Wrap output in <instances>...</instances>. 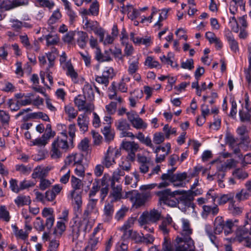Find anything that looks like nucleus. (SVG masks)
Returning a JSON list of instances; mask_svg holds the SVG:
<instances>
[{
    "label": "nucleus",
    "instance_id": "obj_1",
    "mask_svg": "<svg viewBox=\"0 0 251 251\" xmlns=\"http://www.w3.org/2000/svg\"><path fill=\"white\" fill-rule=\"evenodd\" d=\"M236 222V220L233 221L231 219H228L225 222L222 217L218 216L214 220L213 229L210 225L206 224L204 226V231L211 242L217 247L219 239L217 235L222 233L223 230L226 236L231 234L232 232L234 222Z\"/></svg>",
    "mask_w": 251,
    "mask_h": 251
},
{
    "label": "nucleus",
    "instance_id": "obj_2",
    "mask_svg": "<svg viewBox=\"0 0 251 251\" xmlns=\"http://www.w3.org/2000/svg\"><path fill=\"white\" fill-rule=\"evenodd\" d=\"M57 137L51 145L50 152V157L53 159H58L62 156L63 151H66L70 148L68 141L67 127L65 130L60 131Z\"/></svg>",
    "mask_w": 251,
    "mask_h": 251
},
{
    "label": "nucleus",
    "instance_id": "obj_3",
    "mask_svg": "<svg viewBox=\"0 0 251 251\" xmlns=\"http://www.w3.org/2000/svg\"><path fill=\"white\" fill-rule=\"evenodd\" d=\"M191 196L182 195L179 200L175 198L173 199H167L165 201V203L171 207H176L178 205V208L186 213L193 212L195 209V205L190 201Z\"/></svg>",
    "mask_w": 251,
    "mask_h": 251
},
{
    "label": "nucleus",
    "instance_id": "obj_4",
    "mask_svg": "<svg viewBox=\"0 0 251 251\" xmlns=\"http://www.w3.org/2000/svg\"><path fill=\"white\" fill-rule=\"evenodd\" d=\"M121 155V150L117 147L109 146L107 151L104 153L101 160V164L105 167L109 168L116 164V159Z\"/></svg>",
    "mask_w": 251,
    "mask_h": 251
},
{
    "label": "nucleus",
    "instance_id": "obj_5",
    "mask_svg": "<svg viewBox=\"0 0 251 251\" xmlns=\"http://www.w3.org/2000/svg\"><path fill=\"white\" fill-rule=\"evenodd\" d=\"M126 196L129 198L132 206L138 208L145 205L148 198L151 197V194L149 192L139 193L136 190H133L127 192Z\"/></svg>",
    "mask_w": 251,
    "mask_h": 251
},
{
    "label": "nucleus",
    "instance_id": "obj_6",
    "mask_svg": "<svg viewBox=\"0 0 251 251\" xmlns=\"http://www.w3.org/2000/svg\"><path fill=\"white\" fill-rule=\"evenodd\" d=\"M182 226L180 234L181 237L178 239L179 241L188 242L191 250L194 248V242L191 238L193 233V229L191 227L189 221L187 219H182L181 220Z\"/></svg>",
    "mask_w": 251,
    "mask_h": 251
},
{
    "label": "nucleus",
    "instance_id": "obj_7",
    "mask_svg": "<svg viewBox=\"0 0 251 251\" xmlns=\"http://www.w3.org/2000/svg\"><path fill=\"white\" fill-rule=\"evenodd\" d=\"M90 218L84 217L78 222L75 221V225L73 227V234L74 236L77 237L79 232L83 231L85 233L89 232L93 226V223L90 221Z\"/></svg>",
    "mask_w": 251,
    "mask_h": 251
},
{
    "label": "nucleus",
    "instance_id": "obj_8",
    "mask_svg": "<svg viewBox=\"0 0 251 251\" xmlns=\"http://www.w3.org/2000/svg\"><path fill=\"white\" fill-rule=\"evenodd\" d=\"M84 21H85L83 28L88 32L93 31L100 37V41H102L104 36L105 31L100 26L99 23L96 21L88 20L85 17Z\"/></svg>",
    "mask_w": 251,
    "mask_h": 251
},
{
    "label": "nucleus",
    "instance_id": "obj_9",
    "mask_svg": "<svg viewBox=\"0 0 251 251\" xmlns=\"http://www.w3.org/2000/svg\"><path fill=\"white\" fill-rule=\"evenodd\" d=\"M161 218V212L153 209L149 212L143 213L140 217L138 221L140 225L148 224L150 222L155 223Z\"/></svg>",
    "mask_w": 251,
    "mask_h": 251
},
{
    "label": "nucleus",
    "instance_id": "obj_10",
    "mask_svg": "<svg viewBox=\"0 0 251 251\" xmlns=\"http://www.w3.org/2000/svg\"><path fill=\"white\" fill-rule=\"evenodd\" d=\"M126 114L128 120L134 128L136 129L143 130L147 128L148 124L133 111H128L126 112Z\"/></svg>",
    "mask_w": 251,
    "mask_h": 251
},
{
    "label": "nucleus",
    "instance_id": "obj_11",
    "mask_svg": "<svg viewBox=\"0 0 251 251\" xmlns=\"http://www.w3.org/2000/svg\"><path fill=\"white\" fill-rule=\"evenodd\" d=\"M98 200L89 199L83 215L84 217L95 218L99 215V208L97 206Z\"/></svg>",
    "mask_w": 251,
    "mask_h": 251
},
{
    "label": "nucleus",
    "instance_id": "obj_12",
    "mask_svg": "<svg viewBox=\"0 0 251 251\" xmlns=\"http://www.w3.org/2000/svg\"><path fill=\"white\" fill-rule=\"evenodd\" d=\"M122 146L127 153L126 158L130 161H134L135 159V153L139 148L138 144L134 141H125L123 142Z\"/></svg>",
    "mask_w": 251,
    "mask_h": 251
},
{
    "label": "nucleus",
    "instance_id": "obj_13",
    "mask_svg": "<svg viewBox=\"0 0 251 251\" xmlns=\"http://www.w3.org/2000/svg\"><path fill=\"white\" fill-rule=\"evenodd\" d=\"M139 68V58L133 60L129 58L128 61L127 72L129 75L133 76L134 79L137 81H139L141 79L140 75L137 73Z\"/></svg>",
    "mask_w": 251,
    "mask_h": 251
},
{
    "label": "nucleus",
    "instance_id": "obj_14",
    "mask_svg": "<svg viewBox=\"0 0 251 251\" xmlns=\"http://www.w3.org/2000/svg\"><path fill=\"white\" fill-rule=\"evenodd\" d=\"M86 98L83 96L78 95L74 100L75 104L79 110H94L95 106L91 102H86Z\"/></svg>",
    "mask_w": 251,
    "mask_h": 251
},
{
    "label": "nucleus",
    "instance_id": "obj_15",
    "mask_svg": "<svg viewBox=\"0 0 251 251\" xmlns=\"http://www.w3.org/2000/svg\"><path fill=\"white\" fill-rule=\"evenodd\" d=\"M182 242V241H181ZM183 245L180 244L176 247L175 251H195V247L193 250H191L189 247V242L183 241ZM163 250L164 251H175L173 246L167 241H165L163 244Z\"/></svg>",
    "mask_w": 251,
    "mask_h": 251
},
{
    "label": "nucleus",
    "instance_id": "obj_16",
    "mask_svg": "<svg viewBox=\"0 0 251 251\" xmlns=\"http://www.w3.org/2000/svg\"><path fill=\"white\" fill-rule=\"evenodd\" d=\"M113 201L106 202L103 210V220L104 222H110L112 218L114 212V206Z\"/></svg>",
    "mask_w": 251,
    "mask_h": 251
},
{
    "label": "nucleus",
    "instance_id": "obj_17",
    "mask_svg": "<svg viewBox=\"0 0 251 251\" xmlns=\"http://www.w3.org/2000/svg\"><path fill=\"white\" fill-rule=\"evenodd\" d=\"M99 13V4L97 0H95L90 5L89 9L82 8L80 13L82 16H97Z\"/></svg>",
    "mask_w": 251,
    "mask_h": 251
},
{
    "label": "nucleus",
    "instance_id": "obj_18",
    "mask_svg": "<svg viewBox=\"0 0 251 251\" xmlns=\"http://www.w3.org/2000/svg\"><path fill=\"white\" fill-rule=\"evenodd\" d=\"M83 156L80 153H72L69 155L65 160V165L75 166L76 165L82 163Z\"/></svg>",
    "mask_w": 251,
    "mask_h": 251
},
{
    "label": "nucleus",
    "instance_id": "obj_19",
    "mask_svg": "<svg viewBox=\"0 0 251 251\" xmlns=\"http://www.w3.org/2000/svg\"><path fill=\"white\" fill-rule=\"evenodd\" d=\"M187 176V175L185 172L175 174L172 181L173 185L175 187H184L186 184Z\"/></svg>",
    "mask_w": 251,
    "mask_h": 251
},
{
    "label": "nucleus",
    "instance_id": "obj_20",
    "mask_svg": "<svg viewBox=\"0 0 251 251\" xmlns=\"http://www.w3.org/2000/svg\"><path fill=\"white\" fill-rule=\"evenodd\" d=\"M249 230L248 228H239L236 232L235 237L226 238V240H229L230 242L237 241L239 242H241L245 241L249 237Z\"/></svg>",
    "mask_w": 251,
    "mask_h": 251
},
{
    "label": "nucleus",
    "instance_id": "obj_21",
    "mask_svg": "<svg viewBox=\"0 0 251 251\" xmlns=\"http://www.w3.org/2000/svg\"><path fill=\"white\" fill-rule=\"evenodd\" d=\"M111 191L109 195V197H112L113 200L111 201H116L121 200L122 198V186L121 185H115L110 184Z\"/></svg>",
    "mask_w": 251,
    "mask_h": 251
},
{
    "label": "nucleus",
    "instance_id": "obj_22",
    "mask_svg": "<svg viewBox=\"0 0 251 251\" xmlns=\"http://www.w3.org/2000/svg\"><path fill=\"white\" fill-rule=\"evenodd\" d=\"M135 221V219L134 218L130 217L119 228V230L124 233L123 235L126 238L130 236L131 230L129 228L134 225Z\"/></svg>",
    "mask_w": 251,
    "mask_h": 251
},
{
    "label": "nucleus",
    "instance_id": "obj_23",
    "mask_svg": "<svg viewBox=\"0 0 251 251\" xmlns=\"http://www.w3.org/2000/svg\"><path fill=\"white\" fill-rule=\"evenodd\" d=\"M95 58L99 62H109L112 60L109 49L105 50L104 53H102L99 48H97L95 51Z\"/></svg>",
    "mask_w": 251,
    "mask_h": 251
},
{
    "label": "nucleus",
    "instance_id": "obj_24",
    "mask_svg": "<svg viewBox=\"0 0 251 251\" xmlns=\"http://www.w3.org/2000/svg\"><path fill=\"white\" fill-rule=\"evenodd\" d=\"M245 4V0H231L229 3V11L233 14H235L238 9H243Z\"/></svg>",
    "mask_w": 251,
    "mask_h": 251
},
{
    "label": "nucleus",
    "instance_id": "obj_25",
    "mask_svg": "<svg viewBox=\"0 0 251 251\" xmlns=\"http://www.w3.org/2000/svg\"><path fill=\"white\" fill-rule=\"evenodd\" d=\"M173 222L172 218L168 214L167 217L162 219L161 224L159 226L160 231L164 234H167L169 232V227Z\"/></svg>",
    "mask_w": 251,
    "mask_h": 251
},
{
    "label": "nucleus",
    "instance_id": "obj_26",
    "mask_svg": "<svg viewBox=\"0 0 251 251\" xmlns=\"http://www.w3.org/2000/svg\"><path fill=\"white\" fill-rule=\"evenodd\" d=\"M89 122V118L85 114H81L77 118V124L80 130L84 132L88 130Z\"/></svg>",
    "mask_w": 251,
    "mask_h": 251
},
{
    "label": "nucleus",
    "instance_id": "obj_27",
    "mask_svg": "<svg viewBox=\"0 0 251 251\" xmlns=\"http://www.w3.org/2000/svg\"><path fill=\"white\" fill-rule=\"evenodd\" d=\"M63 69L66 70V74L70 76L72 79H76L78 77V74L75 70L72 63L70 61L66 62L62 65Z\"/></svg>",
    "mask_w": 251,
    "mask_h": 251
},
{
    "label": "nucleus",
    "instance_id": "obj_28",
    "mask_svg": "<svg viewBox=\"0 0 251 251\" xmlns=\"http://www.w3.org/2000/svg\"><path fill=\"white\" fill-rule=\"evenodd\" d=\"M65 218L61 219L57 221L56 226L54 228L53 234L56 237H60L66 229V226L64 223Z\"/></svg>",
    "mask_w": 251,
    "mask_h": 251
},
{
    "label": "nucleus",
    "instance_id": "obj_29",
    "mask_svg": "<svg viewBox=\"0 0 251 251\" xmlns=\"http://www.w3.org/2000/svg\"><path fill=\"white\" fill-rule=\"evenodd\" d=\"M202 209L201 215L203 218H206L210 213L215 215L219 212V208L216 205L212 207L208 205H204L202 206Z\"/></svg>",
    "mask_w": 251,
    "mask_h": 251
},
{
    "label": "nucleus",
    "instance_id": "obj_30",
    "mask_svg": "<svg viewBox=\"0 0 251 251\" xmlns=\"http://www.w3.org/2000/svg\"><path fill=\"white\" fill-rule=\"evenodd\" d=\"M125 173L124 170L120 169L119 168L116 169L113 173L112 176L110 178V184L113 185L116 182H119L121 177L125 176Z\"/></svg>",
    "mask_w": 251,
    "mask_h": 251
},
{
    "label": "nucleus",
    "instance_id": "obj_31",
    "mask_svg": "<svg viewBox=\"0 0 251 251\" xmlns=\"http://www.w3.org/2000/svg\"><path fill=\"white\" fill-rule=\"evenodd\" d=\"M47 176L44 171L43 167L41 166H38L35 168L31 175L32 178L33 179L39 178L41 179Z\"/></svg>",
    "mask_w": 251,
    "mask_h": 251
},
{
    "label": "nucleus",
    "instance_id": "obj_32",
    "mask_svg": "<svg viewBox=\"0 0 251 251\" xmlns=\"http://www.w3.org/2000/svg\"><path fill=\"white\" fill-rule=\"evenodd\" d=\"M100 242V237H91L88 245L86 246L85 251H95L98 248V244Z\"/></svg>",
    "mask_w": 251,
    "mask_h": 251
},
{
    "label": "nucleus",
    "instance_id": "obj_33",
    "mask_svg": "<svg viewBox=\"0 0 251 251\" xmlns=\"http://www.w3.org/2000/svg\"><path fill=\"white\" fill-rule=\"evenodd\" d=\"M236 132L237 134L240 136V139L244 142L249 143V137L248 135V130L247 126L242 125L239 126L237 129Z\"/></svg>",
    "mask_w": 251,
    "mask_h": 251
},
{
    "label": "nucleus",
    "instance_id": "obj_34",
    "mask_svg": "<svg viewBox=\"0 0 251 251\" xmlns=\"http://www.w3.org/2000/svg\"><path fill=\"white\" fill-rule=\"evenodd\" d=\"M135 136V138L139 140L141 143L151 148H153V145L152 144L151 139L149 136L145 137L143 133L141 132H139Z\"/></svg>",
    "mask_w": 251,
    "mask_h": 251
},
{
    "label": "nucleus",
    "instance_id": "obj_35",
    "mask_svg": "<svg viewBox=\"0 0 251 251\" xmlns=\"http://www.w3.org/2000/svg\"><path fill=\"white\" fill-rule=\"evenodd\" d=\"M77 34L78 35L77 44L80 48H84L86 46L88 39V34L83 31H78Z\"/></svg>",
    "mask_w": 251,
    "mask_h": 251
},
{
    "label": "nucleus",
    "instance_id": "obj_36",
    "mask_svg": "<svg viewBox=\"0 0 251 251\" xmlns=\"http://www.w3.org/2000/svg\"><path fill=\"white\" fill-rule=\"evenodd\" d=\"M83 92L84 95L83 96L85 98L87 97L88 99H89L90 100L94 99V90L91 84L88 83L85 84L83 88Z\"/></svg>",
    "mask_w": 251,
    "mask_h": 251
},
{
    "label": "nucleus",
    "instance_id": "obj_37",
    "mask_svg": "<svg viewBox=\"0 0 251 251\" xmlns=\"http://www.w3.org/2000/svg\"><path fill=\"white\" fill-rule=\"evenodd\" d=\"M15 204L19 207L30 203L29 197L23 195L18 196L14 200Z\"/></svg>",
    "mask_w": 251,
    "mask_h": 251
},
{
    "label": "nucleus",
    "instance_id": "obj_38",
    "mask_svg": "<svg viewBox=\"0 0 251 251\" xmlns=\"http://www.w3.org/2000/svg\"><path fill=\"white\" fill-rule=\"evenodd\" d=\"M106 180V176L105 175H104V176L101 179V185L102 186H104L103 187L101 188L100 190V198L102 201H103L104 200V199L107 195L109 191L108 185H105Z\"/></svg>",
    "mask_w": 251,
    "mask_h": 251
},
{
    "label": "nucleus",
    "instance_id": "obj_39",
    "mask_svg": "<svg viewBox=\"0 0 251 251\" xmlns=\"http://www.w3.org/2000/svg\"><path fill=\"white\" fill-rule=\"evenodd\" d=\"M101 131L106 142H109L113 140L114 138V132L111 130L109 126H105L102 129Z\"/></svg>",
    "mask_w": 251,
    "mask_h": 251
},
{
    "label": "nucleus",
    "instance_id": "obj_40",
    "mask_svg": "<svg viewBox=\"0 0 251 251\" xmlns=\"http://www.w3.org/2000/svg\"><path fill=\"white\" fill-rule=\"evenodd\" d=\"M116 126L118 129L122 131L127 130L130 128V125L126 119H121L116 122Z\"/></svg>",
    "mask_w": 251,
    "mask_h": 251
},
{
    "label": "nucleus",
    "instance_id": "obj_41",
    "mask_svg": "<svg viewBox=\"0 0 251 251\" xmlns=\"http://www.w3.org/2000/svg\"><path fill=\"white\" fill-rule=\"evenodd\" d=\"M70 197L72 199L73 203L75 205L82 204V198L80 193L75 190H72Z\"/></svg>",
    "mask_w": 251,
    "mask_h": 251
},
{
    "label": "nucleus",
    "instance_id": "obj_42",
    "mask_svg": "<svg viewBox=\"0 0 251 251\" xmlns=\"http://www.w3.org/2000/svg\"><path fill=\"white\" fill-rule=\"evenodd\" d=\"M49 139L43 134L40 138L31 141L30 146H45L48 142Z\"/></svg>",
    "mask_w": 251,
    "mask_h": 251
},
{
    "label": "nucleus",
    "instance_id": "obj_43",
    "mask_svg": "<svg viewBox=\"0 0 251 251\" xmlns=\"http://www.w3.org/2000/svg\"><path fill=\"white\" fill-rule=\"evenodd\" d=\"M233 194H224L221 195L220 197L218 196L217 200L219 205H223L228 201H233Z\"/></svg>",
    "mask_w": 251,
    "mask_h": 251
},
{
    "label": "nucleus",
    "instance_id": "obj_44",
    "mask_svg": "<svg viewBox=\"0 0 251 251\" xmlns=\"http://www.w3.org/2000/svg\"><path fill=\"white\" fill-rule=\"evenodd\" d=\"M251 195V193L247 189H243L236 194L235 198L239 201H242L248 199Z\"/></svg>",
    "mask_w": 251,
    "mask_h": 251
},
{
    "label": "nucleus",
    "instance_id": "obj_45",
    "mask_svg": "<svg viewBox=\"0 0 251 251\" xmlns=\"http://www.w3.org/2000/svg\"><path fill=\"white\" fill-rule=\"evenodd\" d=\"M110 53H112L117 61H121L124 62V55L122 54L121 49L120 48H115L114 50L109 49Z\"/></svg>",
    "mask_w": 251,
    "mask_h": 251
},
{
    "label": "nucleus",
    "instance_id": "obj_46",
    "mask_svg": "<svg viewBox=\"0 0 251 251\" xmlns=\"http://www.w3.org/2000/svg\"><path fill=\"white\" fill-rule=\"evenodd\" d=\"M145 65L148 66L150 68H161L159 63L155 60L151 56H148L145 62Z\"/></svg>",
    "mask_w": 251,
    "mask_h": 251
},
{
    "label": "nucleus",
    "instance_id": "obj_47",
    "mask_svg": "<svg viewBox=\"0 0 251 251\" xmlns=\"http://www.w3.org/2000/svg\"><path fill=\"white\" fill-rule=\"evenodd\" d=\"M21 43L23 46L28 50H30L32 49L33 46L30 43L29 38L27 35H21L19 36Z\"/></svg>",
    "mask_w": 251,
    "mask_h": 251
},
{
    "label": "nucleus",
    "instance_id": "obj_48",
    "mask_svg": "<svg viewBox=\"0 0 251 251\" xmlns=\"http://www.w3.org/2000/svg\"><path fill=\"white\" fill-rule=\"evenodd\" d=\"M54 180H49L45 178L40 179L39 184V189L42 191L45 190L49 188L53 183Z\"/></svg>",
    "mask_w": 251,
    "mask_h": 251
},
{
    "label": "nucleus",
    "instance_id": "obj_49",
    "mask_svg": "<svg viewBox=\"0 0 251 251\" xmlns=\"http://www.w3.org/2000/svg\"><path fill=\"white\" fill-rule=\"evenodd\" d=\"M163 131L165 137L169 139L171 135H176V129L175 127H172V126H169V125L167 124L163 127Z\"/></svg>",
    "mask_w": 251,
    "mask_h": 251
},
{
    "label": "nucleus",
    "instance_id": "obj_50",
    "mask_svg": "<svg viewBox=\"0 0 251 251\" xmlns=\"http://www.w3.org/2000/svg\"><path fill=\"white\" fill-rule=\"evenodd\" d=\"M36 5L38 7H46L50 9L54 6V3L50 0H37Z\"/></svg>",
    "mask_w": 251,
    "mask_h": 251
},
{
    "label": "nucleus",
    "instance_id": "obj_51",
    "mask_svg": "<svg viewBox=\"0 0 251 251\" xmlns=\"http://www.w3.org/2000/svg\"><path fill=\"white\" fill-rule=\"evenodd\" d=\"M226 38L229 43L231 50L234 52L238 51L239 48L238 43L235 41L232 35L230 34L226 36Z\"/></svg>",
    "mask_w": 251,
    "mask_h": 251
},
{
    "label": "nucleus",
    "instance_id": "obj_52",
    "mask_svg": "<svg viewBox=\"0 0 251 251\" xmlns=\"http://www.w3.org/2000/svg\"><path fill=\"white\" fill-rule=\"evenodd\" d=\"M46 40L47 41V45L48 46L56 45L59 42V37L55 34H49L46 37Z\"/></svg>",
    "mask_w": 251,
    "mask_h": 251
},
{
    "label": "nucleus",
    "instance_id": "obj_53",
    "mask_svg": "<svg viewBox=\"0 0 251 251\" xmlns=\"http://www.w3.org/2000/svg\"><path fill=\"white\" fill-rule=\"evenodd\" d=\"M122 160L121 162L119 164V168L124 170V172L125 171L128 172L131 168V161L127 159L126 157V158L122 157Z\"/></svg>",
    "mask_w": 251,
    "mask_h": 251
},
{
    "label": "nucleus",
    "instance_id": "obj_54",
    "mask_svg": "<svg viewBox=\"0 0 251 251\" xmlns=\"http://www.w3.org/2000/svg\"><path fill=\"white\" fill-rule=\"evenodd\" d=\"M0 219H2L7 222L10 221V216L9 213L4 205H2L0 207Z\"/></svg>",
    "mask_w": 251,
    "mask_h": 251
},
{
    "label": "nucleus",
    "instance_id": "obj_55",
    "mask_svg": "<svg viewBox=\"0 0 251 251\" xmlns=\"http://www.w3.org/2000/svg\"><path fill=\"white\" fill-rule=\"evenodd\" d=\"M234 176L238 179L244 180L248 177V174L242 169H238L233 172Z\"/></svg>",
    "mask_w": 251,
    "mask_h": 251
},
{
    "label": "nucleus",
    "instance_id": "obj_56",
    "mask_svg": "<svg viewBox=\"0 0 251 251\" xmlns=\"http://www.w3.org/2000/svg\"><path fill=\"white\" fill-rule=\"evenodd\" d=\"M239 115L242 122L251 121V111H239Z\"/></svg>",
    "mask_w": 251,
    "mask_h": 251
},
{
    "label": "nucleus",
    "instance_id": "obj_57",
    "mask_svg": "<svg viewBox=\"0 0 251 251\" xmlns=\"http://www.w3.org/2000/svg\"><path fill=\"white\" fill-rule=\"evenodd\" d=\"M142 236H140V241L146 244V245L152 244L154 241V237L150 234H147L144 235L142 234Z\"/></svg>",
    "mask_w": 251,
    "mask_h": 251
},
{
    "label": "nucleus",
    "instance_id": "obj_58",
    "mask_svg": "<svg viewBox=\"0 0 251 251\" xmlns=\"http://www.w3.org/2000/svg\"><path fill=\"white\" fill-rule=\"evenodd\" d=\"M61 17V14L58 10H55L48 20V24L50 25H53L56 23Z\"/></svg>",
    "mask_w": 251,
    "mask_h": 251
},
{
    "label": "nucleus",
    "instance_id": "obj_59",
    "mask_svg": "<svg viewBox=\"0 0 251 251\" xmlns=\"http://www.w3.org/2000/svg\"><path fill=\"white\" fill-rule=\"evenodd\" d=\"M228 209L230 212L234 215L240 214L242 213V208L237 206L233 201H231L229 204Z\"/></svg>",
    "mask_w": 251,
    "mask_h": 251
},
{
    "label": "nucleus",
    "instance_id": "obj_60",
    "mask_svg": "<svg viewBox=\"0 0 251 251\" xmlns=\"http://www.w3.org/2000/svg\"><path fill=\"white\" fill-rule=\"evenodd\" d=\"M116 101L111 102V103L106 106V110H113L115 109L118 106H120L122 102V99L121 97H118L115 99Z\"/></svg>",
    "mask_w": 251,
    "mask_h": 251
},
{
    "label": "nucleus",
    "instance_id": "obj_61",
    "mask_svg": "<svg viewBox=\"0 0 251 251\" xmlns=\"http://www.w3.org/2000/svg\"><path fill=\"white\" fill-rule=\"evenodd\" d=\"M127 10L128 17L132 20L136 19L139 15V12L133 8L131 5L127 6Z\"/></svg>",
    "mask_w": 251,
    "mask_h": 251
},
{
    "label": "nucleus",
    "instance_id": "obj_62",
    "mask_svg": "<svg viewBox=\"0 0 251 251\" xmlns=\"http://www.w3.org/2000/svg\"><path fill=\"white\" fill-rule=\"evenodd\" d=\"M10 22L12 23V28L17 31L20 30L22 27L25 25V23H23L18 20L11 19Z\"/></svg>",
    "mask_w": 251,
    "mask_h": 251
},
{
    "label": "nucleus",
    "instance_id": "obj_63",
    "mask_svg": "<svg viewBox=\"0 0 251 251\" xmlns=\"http://www.w3.org/2000/svg\"><path fill=\"white\" fill-rule=\"evenodd\" d=\"M16 170L24 175H28L31 172V167L26 166L23 164L17 165Z\"/></svg>",
    "mask_w": 251,
    "mask_h": 251
},
{
    "label": "nucleus",
    "instance_id": "obj_64",
    "mask_svg": "<svg viewBox=\"0 0 251 251\" xmlns=\"http://www.w3.org/2000/svg\"><path fill=\"white\" fill-rule=\"evenodd\" d=\"M181 67L184 69L192 70L194 69V61L192 59H188L186 61H182L181 63Z\"/></svg>",
    "mask_w": 251,
    "mask_h": 251
}]
</instances>
